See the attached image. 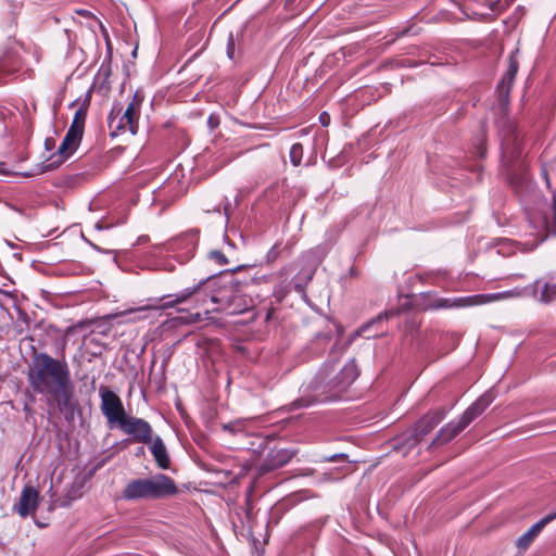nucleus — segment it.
Instances as JSON below:
<instances>
[{"instance_id": "f257e3e1", "label": "nucleus", "mask_w": 556, "mask_h": 556, "mask_svg": "<svg viewBox=\"0 0 556 556\" xmlns=\"http://www.w3.org/2000/svg\"><path fill=\"white\" fill-rule=\"evenodd\" d=\"M27 380L35 393L45 396L48 403H54L60 412L71 407L74 384L64 359L47 353L35 354L28 367Z\"/></svg>"}, {"instance_id": "f03ea898", "label": "nucleus", "mask_w": 556, "mask_h": 556, "mask_svg": "<svg viewBox=\"0 0 556 556\" xmlns=\"http://www.w3.org/2000/svg\"><path fill=\"white\" fill-rule=\"evenodd\" d=\"M211 302L218 306L212 311L205 309L204 317L201 313L189 315L188 323H199L208 320L212 312H223L228 315H237L247 312L252 306V300L240 292L233 282L220 286L215 293L211 295Z\"/></svg>"}, {"instance_id": "7ed1b4c3", "label": "nucleus", "mask_w": 556, "mask_h": 556, "mask_svg": "<svg viewBox=\"0 0 556 556\" xmlns=\"http://www.w3.org/2000/svg\"><path fill=\"white\" fill-rule=\"evenodd\" d=\"M494 396L491 392H485L478 397L460 416L457 421H451L442 427L432 440L429 448L443 445L457 437L467 426H469L478 416H480L493 402Z\"/></svg>"}, {"instance_id": "20e7f679", "label": "nucleus", "mask_w": 556, "mask_h": 556, "mask_svg": "<svg viewBox=\"0 0 556 556\" xmlns=\"http://www.w3.org/2000/svg\"><path fill=\"white\" fill-rule=\"evenodd\" d=\"M140 105L141 99L135 94L123 113L122 108L114 106L112 109L109 115V128L112 130V136H116L121 131H129L131 135L137 134Z\"/></svg>"}, {"instance_id": "39448f33", "label": "nucleus", "mask_w": 556, "mask_h": 556, "mask_svg": "<svg viewBox=\"0 0 556 556\" xmlns=\"http://www.w3.org/2000/svg\"><path fill=\"white\" fill-rule=\"evenodd\" d=\"M86 117L87 109L84 106L78 108L74 114L71 126L56 151L60 162L71 157L79 147L84 135Z\"/></svg>"}, {"instance_id": "423d86ee", "label": "nucleus", "mask_w": 556, "mask_h": 556, "mask_svg": "<svg viewBox=\"0 0 556 556\" xmlns=\"http://www.w3.org/2000/svg\"><path fill=\"white\" fill-rule=\"evenodd\" d=\"M215 292L216 291L212 289L210 279H205L200 281L198 285H194L193 287L184 289L181 292L174 295V300L166 302L164 305L157 307H174L175 305L185 303L187 301H193L195 307H201L206 304L208 299L211 300V295Z\"/></svg>"}, {"instance_id": "0eeeda50", "label": "nucleus", "mask_w": 556, "mask_h": 556, "mask_svg": "<svg viewBox=\"0 0 556 556\" xmlns=\"http://www.w3.org/2000/svg\"><path fill=\"white\" fill-rule=\"evenodd\" d=\"M497 127L501 137L502 155L508 162H511L520 154V143L515 123L507 117H501L497 122Z\"/></svg>"}, {"instance_id": "6e6552de", "label": "nucleus", "mask_w": 556, "mask_h": 556, "mask_svg": "<svg viewBox=\"0 0 556 556\" xmlns=\"http://www.w3.org/2000/svg\"><path fill=\"white\" fill-rule=\"evenodd\" d=\"M99 395L102 415L110 425H119L127 417L121 397L106 387L100 388Z\"/></svg>"}, {"instance_id": "1a4fd4ad", "label": "nucleus", "mask_w": 556, "mask_h": 556, "mask_svg": "<svg viewBox=\"0 0 556 556\" xmlns=\"http://www.w3.org/2000/svg\"><path fill=\"white\" fill-rule=\"evenodd\" d=\"M521 291L518 289L507 290L496 293H480L468 296L453 298V308L471 307L485 305L492 302L506 300L509 298L520 296Z\"/></svg>"}, {"instance_id": "9d476101", "label": "nucleus", "mask_w": 556, "mask_h": 556, "mask_svg": "<svg viewBox=\"0 0 556 556\" xmlns=\"http://www.w3.org/2000/svg\"><path fill=\"white\" fill-rule=\"evenodd\" d=\"M146 484L148 500L169 497L178 493L175 481L164 473H156L146 478Z\"/></svg>"}, {"instance_id": "9b49d317", "label": "nucleus", "mask_w": 556, "mask_h": 556, "mask_svg": "<svg viewBox=\"0 0 556 556\" xmlns=\"http://www.w3.org/2000/svg\"><path fill=\"white\" fill-rule=\"evenodd\" d=\"M445 410L440 408L424 415L410 430L407 444L413 446L417 444L425 435L438 426L445 417Z\"/></svg>"}, {"instance_id": "f8f14e48", "label": "nucleus", "mask_w": 556, "mask_h": 556, "mask_svg": "<svg viewBox=\"0 0 556 556\" xmlns=\"http://www.w3.org/2000/svg\"><path fill=\"white\" fill-rule=\"evenodd\" d=\"M118 426L134 442L147 444L154 437L151 425L142 418L127 416Z\"/></svg>"}, {"instance_id": "ddd939ff", "label": "nucleus", "mask_w": 556, "mask_h": 556, "mask_svg": "<svg viewBox=\"0 0 556 556\" xmlns=\"http://www.w3.org/2000/svg\"><path fill=\"white\" fill-rule=\"evenodd\" d=\"M293 456V451H290L288 448L274 447L268 451L265 458L260 464L258 471L260 473H266L276 470L288 464Z\"/></svg>"}, {"instance_id": "4468645a", "label": "nucleus", "mask_w": 556, "mask_h": 556, "mask_svg": "<svg viewBox=\"0 0 556 556\" xmlns=\"http://www.w3.org/2000/svg\"><path fill=\"white\" fill-rule=\"evenodd\" d=\"M39 492L30 485L23 488L20 501L14 505V510L23 518L34 514L39 505Z\"/></svg>"}, {"instance_id": "2eb2a0df", "label": "nucleus", "mask_w": 556, "mask_h": 556, "mask_svg": "<svg viewBox=\"0 0 556 556\" xmlns=\"http://www.w3.org/2000/svg\"><path fill=\"white\" fill-rule=\"evenodd\" d=\"M301 260L304 266L295 276V289L298 291H302L304 286L313 278L316 266L318 264V260L315 257L312 251L303 254Z\"/></svg>"}, {"instance_id": "dca6fc26", "label": "nucleus", "mask_w": 556, "mask_h": 556, "mask_svg": "<svg viewBox=\"0 0 556 556\" xmlns=\"http://www.w3.org/2000/svg\"><path fill=\"white\" fill-rule=\"evenodd\" d=\"M148 309H159V307H157V305L148 304V305H144L141 307L131 308V309H127L124 312L106 315L104 317L96 319V321H94L96 328L92 331H97L100 334L108 336L112 330V324L110 323V320L115 319L121 316H124L126 314L142 312V311H148Z\"/></svg>"}, {"instance_id": "f3484780", "label": "nucleus", "mask_w": 556, "mask_h": 556, "mask_svg": "<svg viewBox=\"0 0 556 556\" xmlns=\"http://www.w3.org/2000/svg\"><path fill=\"white\" fill-rule=\"evenodd\" d=\"M149 450L153 455L155 463L161 469H168L170 465V458L167 448L161 437L154 435L149 443Z\"/></svg>"}, {"instance_id": "a211bd4d", "label": "nucleus", "mask_w": 556, "mask_h": 556, "mask_svg": "<svg viewBox=\"0 0 556 556\" xmlns=\"http://www.w3.org/2000/svg\"><path fill=\"white\" fill-rule=\"evenodd\" d=\"M556 518V514H548L538 522H535L526 533L517 540V546L526 549L530 546L533 540L539 535L543 528Z\"/></svg>"}, {"instance_id": "6ab92c4d", "label": "nucleus", "mask_w": 556, "mask_h": 556, "mask_svg": "<svg viewBox=\"0 0 556 556\" xmlns=\"http://www.w3.org/2000/svg\"><path fill=\"white\" fill-rule=\"evenodd\" d=\"M122 495L128 501L148 500L146 478L129 481L123 489Z\"/></svg>"}, {"instance_id": "aec40b11", "label": "nucleus", "mask_w": 556, "mask_h": 556, "mask_svg": "<svg viewBox=\"0 0 556 556\" xmlns=\"http://www.w3.org/2000/svg\"><path fill=\"white\" fill-rule=\"evenodd\" d=\"M358 377V369L354 361L346 363L337 376V386L345 389Z\"/></svg>"}, {"instance_id": "412c9836", "label": "nucleus", "mask_w": 556, "mask_h": 556, "mask_svg": "<svg viewBox=\"0 0 556 556\" xmlns=\"http://www.w3.org/2000/svg\"><path fill=\"white\" fill-rule=\"evenodd\" d=\"M515 77H509L507 73L504 74L502 80L497 85L498 99L501 102L506 103L510 88L514 84Z\"/></svg>"}, {"instance_id": "4be33fe9", "label": "nucleus", "mask_w": 556, "mask_h": 556, "mask_svg": "<svg viewBox=\"0 0 556 556\" xmlns=\"http://www.w3.org/2000/svg\"><path fill=\"white\" fill-rule=\"evenodd\" d=\"M426 309L453 308V298H433L425 304Z\"/></svg>"}, {"instance_id": "5701e85b", "label": "nucleus", "mask_w": 556, "mask_h": 556, "mask_svg": "<svg viewBox=\"0 0 556 556\" xmlns=\"http://www.w3.org/2000/svg\"><path fill=\"white\" fill-rule=\"evenodd\" d=\"M539 300L540 302L544 303V304H548L553 301L556 300V283L555 285H549V283H544L541 292H540V296H539Z\"/></svg>"}, {"instance_id": "b1692460", "label": "nucleus", "mask_w": 556, "mask_h": 556, "mask_svg": "<svg viewBox=\"0 0 556 556\" xmlns=\"http://www.w3.org/2000/svg\"><path fill=\"white\" fill-rule=\"evenodd\" d=\"M395 313L393 311H390V312H384L383 314H379L376 318L371 319L369 323L363 325L362 327L358 328L357 330V333L361 336V334H365L369 328L382 320H387L389 319L390 317H392Z\"/></svg>"}, {"instance_id": "393cba45", "label": "nucleus", "mask_w": 556, "mask_h": 556, "mask_svg": "<svg viewBox=\"0 0 556 556\" xmlns=\"http://www.w3.org/2000/svg\"><path fill=\"white\" fill-rule=\"evenodd\" d=\"M290 161L293 166H299L303 157V146L301 143H294L290 148Z\"/></svg>"}, {"instance_id": "a878e982", "label": "nucleus", "mask_w": 556, "mask_h": 556, "mask_svg": "<svg viewBox=\"0 0 556 556\" xmlns=\"http://www.w3.org/2000/svg\"><path fill=\"white\" fill-rule=\"evenodd\" d=\"M184 242H186L190 247L188 250V253L192 252L197 245L195 233H192V232L186 233L182 237H180L179 239H177V241L174 244L184 243Z\"/></svg>"}, {"instance_id": "bb28decb", "label": "nucleus", "mask_w": 556, "mask_h": 556, "mask_svg": "<svg viewBox=\"0 0 556 556\" xmlns=\"http://www.w3.org/2000/svg\"><path fill=\"white\" fill-rule=\"evenodd\" d=\"M94 321L96 319H84V320H79L77 321L76 324L70 326L67 329H66V333H72V332H75L77 330H80V329H85L91 325H94Z\"/></svg>"}, {"instance_id": "cd10ccee", "label": "nucleus", "mask_w": 556, "mask_h": 556, "mask_svg": "<svg viewBox=\"0 0 556 556\" xmlns=\"http://www.w3.org/2000/svg\"><path fill=\"white\" fill-rule=\"evenodd\" d=\"M210 258L215 261L218 265H226L228 263L227 257L222 251L214 250L210 252Z\"/></svg>"}, {"instance_id": "c85d7f7f", "label": "nucleus", "mask_w": 556, "mask_h": 556, "mask_svg": "<svg viewBox=\"0 0 556 556\" xmlns=\"http://www.w3.org/2000/svg\"><path fill=\"white\" fill-rule=\"evenodd\" d=\"M552 219H551V231L556 235V195L553 197V206H552Z\"/></svg>"}, {"instance_id": "c756f323", "label": "nucleus", "mask_w": 556, "mask_h": 556, "mask_svg": "<svg viewBox=\"0 0 556 556\" xmlns=\"http://www.w3.org/2000/svg\"><path fill=\"white\" fill-rule=\"evenodd\" d=\"M517 72H518V63H517L516 60H514L511 58L510 61H509V66H508L507 71H506V73L508 74L509 77H516Z\"/></svg>"}, {"instance_id": "7c9ffc66", "label": "nucleus", "mask_w": 556, "mask_h": 556, "mask_svg": "<svg viewBox=\"0 0 556 556\" xmlns=\"http://www.w3.org/2000/svg\"><path fill=\"white\" fill-rule=\"evenodd\" d=\"M13 13L18 12L23 7V0H7Z\"/></svg>"}, {"instance_id": "2f4dec72", "label": "nucleus", "mask_w": 556, "mask_h": 556, "mask_svg": "<svg viewBox=\"0 0 556 556\" xmlns=\"http://www.w3.org/2000/svg\"><path fill=\"white\" fill-rule=\"evenodd\" d=\"M233 52H235V42H233L232 35H230L229 41L227 45V54H228L229 59H233Z\"/></svg>"}, {"instance_id": "473e14b6", "label": "nucleus", "mask_w": 556, "mask_h": 556, "mask_svg": "<svg viewBox=\"0 0 556 556\" xmlns=\"http://www.w3.org/2000/svg\"><path fill=\"white\" fill-rule=\"evenodd\" d=\"M319 122L321 123L323 126H328L329 125V122H330V116L327 112H323L320 115H319Z\"/></svg>"}, {"instance_id": "72a5a7b5", "label": "nucleus", "mask_w": 556, "mask_h": 556, "mask_svg": "<svg viewBox=\"0 0 556 556\" xmlns=\"http://www.w3.org/2000/svg\"><path fill=\"white\" fill-rule=\"evenodd\" d=\"M277 255H278V252L275 250V248H273V249L268 252L267 257H268V260H270V258L275 260V258L277 257Z\"/></svg>"}, {"instance_id": "f704fd0d", "label": "nucleus", "mask_w": 556, "mask_h": 556, "mask_svg": "<svg viewBox=\"0 0 556 556\" xmlns=\"http://www.w3.org/2000/svg\"><path fill=\"white\" fill-rule=\"evenodd\" d=\"M298 407H304V406H309L311 405V402H303L302 400H299L294 403Z\"/></svg>"}, {"instance_id": "c9c22d12", "label": "nucleus", "mask_w": 556, "mask_h": 556, "mask_svg": "<svg viewBox=\"0 0 556 556\" xmlns=\"http://www.w3.org/2000/svg\"><path fill=\"white\" fill-rule=\"evenodd\" d=\"M224 428L226 430H229L230 432H235L236 431V426L232 425V424H229V425H225Z\"/></svg>"}, {"instance_id": "e433bc0d", "label": "nucleus", "mask_w": 556, "mask_h": 556, "mask_svg": "<svg viewBox=\"0 0 556 556\" xmlns=\"http://www.w3.org/2000/svg\"><path fill=\"white\" fill-rule=\"evenodd\" d=\"M50 142H53V140L52 139H46L45 143H46L47 149H49V147H51Z\"/></svg>"}, {"instance_id": "4c0bfd02", "label": "nucleus", "mask_w": 556, "mask_h": 556, "mask_svg": "<svg viewBox=\"0 0 556 556\" xmlns=\"http://www.w3.org/2000/svg\"><path fill=\"white\" fill-rule=\"evenodd\" d=\"M50 142H53V140L52 139H46L45 143H46L47 149H49V147H51Z\"/></svg>"}, {"instance_id": "58836bf2", "label": "nucleus", "mask_w": 556, "mask_h": 556, "mask_svg": "<svg viewBox=\"0 0 556 556\" xmlns=\"http://www.w3.org/2000/svg\"><path fill=\"white\" fill-rule=\"evenodd\" d=\"M142 454H144V450H143V447H139L137 451V455H142Z\"/></svg>"}, {"instance_id": "ea45409f", "label": "nucleus", "mask_w": 556, "mask_h": 556, "mask_svg": "<svg viewBox=\"0 0 556 556\" xmlns=\"http://www.w3.org/2000/svg\"><path fill=\"white\" fill-rule=\"evenodd\" d=\"M146 241H147V238H146V237H140V238L138 239V242H139V243H143V242H146Z\"/></svg>"}, {"instance_id": "a19ab883", "label": "nucleus", "mask_w": 556, "mask_h": 556, "mask_svg": "<svg viewBox=\"0 0 556 556\" xmlns=\"http://www.w3.org/2000/svg\"><path fill=\"white\" fill-rule=\"evenodd\" d=\"M539 280H536L534 283H533V287H534V292H536V289H538V286H539Z\"/></svg>"}]
</instances>
